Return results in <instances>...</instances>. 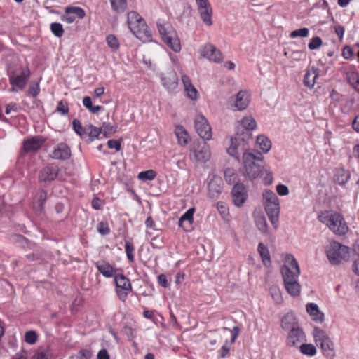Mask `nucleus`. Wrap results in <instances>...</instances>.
Segmentation results:
<instances>
[{
    "label": "nucleus",
    "instance_id": "52",
    "mask_svg": "<svg viewBox=\"0 0 359 359\" xmlns=\"http://www.w3.org/2000/svg\"><path fill=\"white\" fill-rule=\"evenodd\" d=\"M40 92L39 84L38 82H32L30 83L28 90V95L36 97Z\"/></svg>",
    "mask_w": 359,
    "mask_h": 359
},
{
    "label": "nucleus",
    "instance_id": "62",
    "mask_svg": "<svg viewBox=\"0 0 359 359\" xmlns=\"http://www.w3.org/2000/svg\"><path fill=\"white\" fill-rule=\"evenodd\" d=\"M92 207L95 210H101L103 206V201L98 197H94L92 200Z\"/></svg>",
    "mask_w": 359,
    "mask_h": 359
},
{
    "label": "nucleus",
    "instance_id": "59",
    "mask_svg": "<svg viewBox=\"0 0 359 359\" xmlns=\"http://www.w3.org/2000/svg\"><path fill=\"white\" fill-rule=\"evenodd\" d=\"M97 231L102 235H107L110 232L108 224L103 222H100V223H98Z\"/></svg>",
    "mask_w": 359,
    "mask_h": 359
},
{
    "label": "nucleus",
    "instance_id": "39",
    "mask_svg": "<svg viewBox=\"0 0 359 359\" xmlns=\"http://www.w3.org/2000/svg\"><path fill=\"white\" fill-rule=\"evenodd\" d=\"M175 134L180 144L184 146L188 143L189 135L182 126L176 128Z\"/></svg>",
    "mask_w": 359,
    "mask_h": 359
},
{
    "label": "nucleus",
    "instance_id": "56",
    "mask_svg": "<svg viewBox=\"0 0 359 359\" xmlns=\"http://www.w3.org/2000/svg\"><path fill=\"white\" fill-rule=\"evenodd\" d=\"M72 128L75 133L79 135H82L86 133V130L83 128L80 121L74 119L72 121Z\"/></svg>",
    "mask_w": 359,
    "mask_h": 359
},
{
    "label": "nucleus",
    "instance_id": "14",
    "mask_svg": "<svg viewBox=\"0 0 359 359\" xmlns=\"http://www.w3.org/2000/svg\"><path fill=\"white\" fill-rule=\"evenodd\" d=\"M200 17L203 22L210 26L212 24V9L208 0H196Z\"/></svg>",
    "mask_w": 359,
    "mask_h": 359
},
{
    "label": "nucleus",
    "instance_id": "61",
    "mask_svg": "<svg viewBox=\"0 0 359 359\" xmlns=\"http://www.w3.org/2000/svg\"><path fill=\"white\" fill-rule=\"evenodd\" d=\"M92 353L88 349H81L77 355L78 359H90Z\"/></svg>",
    "mask_w": 359,
    "mask_h": 359
},
{
    "label": "nucleus",
    "instance_id": "43",
    "mask_svg": "<svg viewBox=\"0 0 359 359\" xmlns=\"http://www.w3.org/2000/svg\"><path fill=\"white\" fill-rule=\"evenodd\" d=\"M102 133L106 137H110L116 132V126L111 125L109 123L103 122L100 127Z\"/></svg>",
    "mask_w": 359,
    "mask_h": 359
},
{
    "label": "nucleus",
    "instance_id": "38",
    "mask_svg": "<svg viewBox=\"0 0 359 359\" xmlns=\"http://www.w3.org/2000/svg\"><path fill=\"white\" fill-rule=\"evenodd\" d=\"M298 347L301 353L304 355L311 357L314 356L317 353L316 346L312 344H306L303 342Z\"/></svg>",
    "mask_w": 359,
    "mask_h": 359
},
{
    "label": "nucleus",
    "instance_id": "25",
    "mask_svg": "<svg viewBox=\"0 0 359 359\" xmlns=\"http://www.w3.org/2000/svg\"><path fill=\"white\" fill-rule=\"evenodd\" d=\"M193 154L195 160L199 162H206L210 158V151L205 142L199 146L197 149H194Z\"/></svg>",
    "mask_w": 359,
    "mask_h": 359
},
{
    "label": "nucleus",
    "instance_id": "49",
    "mask_svg": "<svg viewBox=\"0 0 359 359\" xmlns=\"http://www.w3.org/2000/svg\"><path fill=\"white\" fill-rule=\"evenodd\" d=\"M50 30L57 37H61L64 34L62 25L59 22H53L50 24Z\"/></svg>",
    "mask_w": 359,
    "mask_h": 359
},
{
    "label": "nucleus",
    "instance_id": "48",
    "mask_svg": "<svg viewBox=\"0 0 359 359\" xmlns=\"http://www.w3.org/2000/svg\"><path fill=\"white\" fill-rule=\"evenodd\" d=\"M309 30L306 27L295 29L290 34V36L292 39L297 37L305 38L309 36Z\"/></svg>",
    "mask_w": 359,
    "mask_h": 359
},
{
    "label": "nucleus",
    "instance_id": "23",
    "mask_svg": "<svg viewBox=\"0 0 359 359\" xmlns=\"http://www.w3.org/2000/svg\"><path fill=\"white\" fill-rule=\"evenodd\" d=\"M44 140L39 137H32L23 142V149L25 152L36 151L39 149L43 144Z\"/></svg>",
    "mask_w": 359,
    "mask_h": 359
},
{
    "label": "nucleus",
    "instance_id": "3",
    "mask_svg": "<svg viewBox=\"0 0 359 359\" xmlns=\"http://www.w3.org/2000/svg\"><path fill=\"white\" fill-rule=\"evenodd\" d=\"M263 160L262 154H255L252 152H245L243 155V175L252 180L259 177L263 167L259 163Z\"/></svg>",
    "mask_w": 359,
    "mask_h": 359
},
{
    "label": "nucleus",
    "instance_id": "18",
    "mask_svg": "<svg viewBox=\"0 0 359 359\" xmlns=\"http://www.w3.org/2000/svg\"><path fill=\"white\" fill-rule=\"evenodd\" d=\"M223 188L222 178L217 175H212L208 184V196L212 198H217Z\"/></svg>",
    "mask_w": 359,
    "mask_h": 359
},
{
    "label": "nucleus",
    "instance_id": "33",
    "mask_svg": "<svg viewBox=\"0 0 359 359\" xmlns=\"http://www.w3.org/2000/svg\"><path fill=\"white\" fill-rule=\"evenodd\" d=\"M257 251L262 258L263 264L266 267L269 266L271 264V261L270 252L267 246L264 245L262 243H259L257 247Z\"/></svg>",
    "mask_w": 359,
    "mask_h": 359
},
{
    "label": "nucleus",
    "instance_id": "9",
    "mask_svg": "<svg viewBox=\"0 0 359 359\" xmlns=\"http://www.w3.org/2000/svg\"><path fill=\"white\" fill-rule=\"evenodd\" d=\"M285 264L281 267V273L283 281L297 279L300 273V269L294 256L291 254L287 255Z\"/></svg>",
    "mask_w": 359,
    "mask_h": 359
},
{
    "label": "nucleus",
    "instance_id": "15",
    "mask_svg": "<svg viewBox=\"0 0 359 359\" xmlns=\"http://www.w3.org/2000/svg\"><path fill=\"white\" fill-rule=\"evenodd\" d=\"M58 172L59 168L56 164H49L40 171L39 180L45 184L50 183L57 178Z\"/></svg>",
    "mask_w": 359,
    "mask_h": 359
},
{
    "label": "nucleus",
    "instance_id": "47",
    "mask_svg": "<svg viewBox=\"0 0 359 359\" xmlns=\"http://www.w3.org/2000/svg\"><path fill=\"white\" fill-rule=\"evenodd\" d=\"M156 177V172L154 170L140 172L137 175V178L142 181L153 180Z\"/></svg>",
    "mask_w": 359,
    "mask_h": 359
},
{
    "label": "nucleus",
    "instance_id": "42",
    "mask_svg": "<svg viewBox=\"0 0 359 359\" xmlns=\"http://www.w3.org/2000/svg\"><path fill=\"white\" fill-rule=\"evenodd\" d=\"M224 177L229 184L236 183L237 175L233 168H228L225 169L224 171Z\"/></svg>",
    "mask_w": 359,
    "mask_h": 359
},
{
    "label": "nucleus",
    "instance_id": "12",
    "mask_svg": "<svg viewBox=\"0 0 359 359\" xmlns=\"http://www.w3.org/2000/svg\"><path fill=\"white\" fill-rule=\"evenodd\" d=\"M306 341V334L299 327H293L288 332L286 339V344L290 347H298L299 344Z\"/></svg>",
    "mask_w": 359,
    "mask_h": 359
},
{
    "label": "nucleus",
    "instance_id": "40",
    "mask_svg": "<svg viewBox=\"0 0 359 359\" xmlns=\"http://www.w3.org/2000/svg\"><path fill=\"white\" fill-rule=\"evenodd\" d=\"M255 223L259 231L262 233H267L268 225L264 215H259L255 217Z\"/></svg>",
    "mask_w": 359,
    "mask_h": 359
},
{
    "label": "nucleus",
    "instance_id": "54",
    "mask_svg": "<svg viewBox=\"0 0 359 359\" xmlns=\"http://www.w3.org/2000/svg\"><path fill=\"white\" fill-rule=\"evenodd\" d=\"M89 131L88 132L89 137H90V141H93L95 138H97L100 133H102V130L100 128H97L93 125H90L88 128Z\"/></svg>",
    "mask_w": 359,
    "mask_h": 359
},
{
    "label": "nucleus",
    "instance_id": "5",
    "mask_svg": "<svg viewBox=\"0 0 359 359\" xmlns=\"http://www.w3.org/2000/svg\"><path fill=\"white\" fill-rule=\"evenodd\" d=\"M157 28L164 43L175 53H179L181 49V43L176 31L168 23L157 22Z\"/></svg>",
    "mask_w": 359,
    "mask_h": 359
},
{
    "label": "nucleus",
    "instance_id": "29",
    "mask_svg": "<svg viewBox=\"0 0 359 359\" xmlns=\"http://www.w3.org/2000/svg\"><path fill=\"white\" fill-rule=\"evenodd\" d=\"M256 127L257 123L255 120L251 116H246L241 119L240 126L237 127L236 130L239 129V133L243 131L251 133V131L255 129Z\"/></svg>",
    "mask_w": 359,
    "mask_h": 359
},
{
    "label": "nucleus",
    "instance_id": "32",
    "mask_svg": "<svg viewBox=\"0 0 359 359\" xmlns=\"http://www.w3.org/2000/svg\"><path fill=\"white\" fill-rule=\"evenodd\" d=\"M299 324L292 313H287L281 320V327L285 330H290L293 327H298Z\"/></svg>",
    "mask_w": 359,
    "mask_h": 359
},
{
    "label": "nucleus",
    "instance_id": "19",
    "mask_svg": "<svg viewBox=\"0 0 359 359\" xmlns=\"http://www.w3.org/2000/svg\"><path fill=\"white\" fill-rule=\"evenodd\" d=\"M65 13L67 15H64L62 19L69 24L74 22L76 18L83 19L86 15L84 10L77 6L67 7Z\"/></svg>",
    "mask_w": 359,
    "mask_h": 359
},
{
    "label": "nucleus",
    "instance_id": "36",
    "mask_svg": "<svg viewBox=\"0 0 359 359\" xmlns=\"http://www.w3.org/2000/svg\"><path fill=\"white\" fill-rule=\"evenodd\" d=\"M13 241L20 248L24 249H34L35 243H32L22 235L16 234L13 237Z\"/></svg>",
    "mask_w": 359,
    "mask_h": 359
},
{
    "label": "nucleus",
    "instance_id": "11",
    "mask_svg": "<svg viewBox=\"0 0 359 359\" xmlns=\"http://www.w3.org/2000/svg\"><path fill=\"white\" fill-rule=\"evenodd\" d=\"M195 128L198 135L204 140H210L212 137L211 128L207 119L203 115L196 116L194 121Z\"/></svg>",
    "mask_w": 359,
    "mask_h": 359
},
{
    "label": "nucleus",
    "instance_id": "57",
    "mask_svg": "<svg viewBox=\"0 0 359 359\" xmlns=\"http://www.w3.org/2000/svg\"><path fill=\"white\" fill-rule=\"evenodd\" d=\"M270 294L276 303H280L282 301L280 292L278 287H271L270 288Z\"/></svg>",
    "mask_w": 359,
    "mask_h": 359
},
{
    "label": "nucleus",
    "instance_id": "53",
    "mask_svg": "<svg viewBox=\"0 0 359 359\" xmlns=\"http://www.w3.org/2000/svg\"><path fill=\"white\" fill-rule=\"evenodd\" d=\"M322 39L319 36H314L311 39L310 43L308 45V47L310 50H316L319 48L322 45Z\"/></svg>",
    "mask_w": 359,
    "mask_h": 359
},
{
    "label": "nucleus",
    "instance_id": "64",
    "mask_svg": "<svg viewBox=\"0 0 359 359\" xmlns=\"http://www.w3.org/2000/svg\"><path fill=\"white\" fill-rule=\"evenodd\" d=\"M276 191L280 196H286L289 194V189L284 184H278L276 187Z\"/></svg>",
    "mask_w": 359,
    "mask_h": 359
},
{
    "label": "nucleus",
    "instance_id": "7",
    "mask_svg": "<svg viewBox=\"0 0 359 359\" xmlns=\"http://www.w3.org/2000/svg\"><path fill=\"white\" fill-rule=\"evenodd\" d=\"M8 75L9 83L11 86L9 90L11 92H18V90H22L25 88L30 77L31 72L27 67H21L19 74H16L14 71H8Z\"/></svg>",
    "mask_w": 359,
    "mask_h": 359
},
{
    "label": "nucleus",
    "instance_id": "21",
    "mask_svg": "<svg viewBox=\"0 0 359 359\" xmlns=\"http://www.w3.org/2000/svg\"><path fill=\"white\" fill-rule=\"evenodd\" d=\"M71 156L69 147L65 143L58 144L53 149L51 157L57 160H67Z\"/></svg>",
    "mask_w": 359,
    "mask_h": 359
},
{
    "label": "nucleus",
    "instance_id": "28",
    "mask_svg": "<svg viewBox=\"0 0 359 359\" xmlns=\"http://www.w3.org/2000/svg\"><path fill=\"white\" fill-rule=\"evenodd\" d=\"M306 311L312 316L313 320L318 323H323L324 320V313L319 310L318 306L315 303H308L306 304Z\"/></svg>",
    "mask_w": 359,
    "mask_h": 359
},
{
    "label": "nucleus",
    "instance_id": "16",
    "mask_svg": "<svg viewBox=\"0 0 359 359\" xmlns=\"http://www.w3.org/2000/svg\"><path fill=\"white\" fill-rule=\"evenodd\" d=\"M232 200L235 205L241 206L247 199V190L243 184L236 182L231 190Z\"/></svg>",
    "mask_w": 359,
    "mask_h": 359
},
{
    "label": "nucleus",
    "instance_id": "26",
    "mask_svg": "<svg viewBox=\"0 0 359 359\" xmlns=\"http://www.w3.org/2000/svg\"><path fill=\"white\" fill-rule=\"evenodd\" d=\"M95 266L98 271L106 278H114L115 276L117 275L116 274V269L109 263L105 261L96 262Z\"/></svg>",
    "mask_w": 359,
    "mask_h": 359
},
{
    "label": "nucleus",
    "instance_id": "31",
    "mask_svg": "<svg viewBox=\"0 0 359 359\" xmlns=\"http://www.w3.org/2000/svg\"><path fill=\"white\" fill-rule=\"evenodd\" d=\"M182 81L184 84L185 90L187 93V96L191 100H196L197 98L198 92L192 85L189 77L185 74L182 75Z\"/></svg>",
    "mask_w": 359,
    "mask_h": 359
},
{
    "label": "nucleus",
    "instance_id": "22",
    "mask_svg": "<svg viewBox=\"0 0 359 359\" xmlns=\"http://www.w3.org/2000/svg\"><path fill=\"white\" fill-rule=\"evenodd\" d=\"M195 209L194 208L186 211L180 218L178 225L185 231H189L191 229V225L194 222V213Z\"/></svg>",
    "mask_w": 359,
    "mask_h": 359
},
{
    "label": "nucleus",
    "instance_id": "20",
    "mask_svg": "<svg viewBox=\"0 0 359 359\" xmlns=\"http://www.w3.org/2000/svg\"><path fill=\"white\" fill-rule=\"evenodd\" d=\"M265 211L275 229L278 228L280 214V203L265 204Z\"/></svg>",
    "mask_w": 359,
    "mask_h": 359
},
{
    "label": "nucleus",
    "instance_id": "37",
    "mask_svg": "<svg viewBox=\"0 0 359 359\" xmlns=\"http://www.w3.org/2000/svg\"><path fill=\"white\" fill-rule=\"evenodd\" d=\"M257 144L264 153H267L271 148V142L267 137L263 135L257 136Z\"/></svg>",
    "mask_w": 359,
    "mask_h": 359
},
{
    "label": "nucleus",
    "instance_id": "1",
    "mask_svg": "<svg viewBox=\"0 0 359 359\" xmlns=\"http://www.w3.org/2000/svg\"><path fill=\"white\" fill-rule=\"evenodd\" d=\"M128 25L133 34L143 42L152 41V34L144 20L137 12L128 13Z\"/></svg>",
    "mask_w": 359,
    "mask_h": 359
},
{
    "label": "nucleus",
    "instance_id": "4",
    "mask_svg": "<svg viewBox=\"0 0 359 359\" xmlns=\"http://www.w3.org/2000/svg\"><path fill=\"white\" fill-rule=\"evenodd\" d=\"M314 341L317 346L321 349L323 355L330 359L335 357L334 344L328 334L319 327H314L313 330Z\"/></svg>",
    "mask_w": 359,
    "mask_h": 359
},
{
    "label": "nucleus",
    "instance_id": "30",
    "mask_svg": "<svg viewBox=\"0 0 359 359\" xmlns=\"http://www.w3.org/2000/svg\"><path fill=\"white\" fill-rule=\"evenodd\" d=\"M319 74V69L317 68L312 67L309 69L304 76V85L309 88H313L316 83V79Z\"/></svg>",
    "mask_w": 359,
    "mask_h": 359
},
{
    "label": "nucleus",
    "instance_id": "44",
    "mask_svg": "<svg viewBox=\"0 0 359 359\" xmlns=\"http://www.w3.org/2000/svg\"><path fill=\"white\" fill-rule=\"evenodd\" d=\"M112 8L117 13H123L127 7L126 0H110Z\"/></svg>",
    "mask_w": 359,
    "mask_h": 359
},
{
    "label": "nucleus",
    "instance_id": "17",
    "mask_svg": "<svg viewBox=\"0 0 359 359\" xmlns=\"http://www.w3.org/2000/svg\"><path fill=\"white\" fill-rule=\"evenodd\" d=\"M161 83L168 92H174L178 86V77L176 72L170 70L161 75Z\"/></svg>",
    "mask_w": 359,
    "mask_h": 359
},
{
    "label": "nucleus",
    "instance_id": "24",
    "mask_svg": "<svg viewBox=\"0 0 359 359\" xmlns=\"http://www.w3.org/2000/svg\"><path fill=\"white\" fill-rule=\"evenodd\" d=\"M47 198V193L42 189L37 192L33 202V209L36 214L41 215L44 208V203Z\"/></svg>",
    "mask_w": 359,
    "mask_h": 359
},
{
    "label": "nucleus",
    "instance_id": "45",
    "mask_svg": "<svg viewBox=\"0 0 359 359\" xmlns=\"http://www.w3.org/2000/svg\"><path fill=\"white\" fill-rule=\"evenodd\" d=\"M125 251H126V254L128 261L130 262L133 263L135 260V257H134L135 248H134L133 243H131L129 241H125Z\"/></svg>",
    "mask_w": 359,
    "mask_h": 359
},
{
    "label": "nucleus",
    "instance_id": "34",
    "mask_svg": "<svg viewBox=\"0 0 359 359\" xmlns=\"http://www.w3.org/2000/svg\"><path fill=\"white\" fill-rule=\"evenodd\" d=\"M334 177L335 182L343 186L349 180L351 174L344 168H339L335 170Z\"/></svg>",
    "mask_w": 359,
    "mask_h": 359
},
{
    "label": "nucleus",
    "instance_id": "50",
    "mask_svg": "<svg viewBox=\"0 0 359 359\" xmlns=\"http://www.w3.org/2000/svg\"><path fill=\"white\" fill-rule=\"evenodd\" d=\"M37 334L34 330L27 331L25 335V340L29 344H34L37 341Z\"/></svg>",
    "mask_w": 359,
    "mask_h": 359
},
{
    "label": "nucleus",
    "instance_id": "55",
    "mask_svg": "<svg viewBox=\"0 0 359 359\" xmlns=\"http://www.w3.org/2000/svg\"><path fill=\"white\" fill-rule=\"evenodd\" d=\"M56 110L62 115H67L69 112L67 102L65 100H60L57 104Z\"/></svg>",
    "mask_w": 359,
    "mask_h": 359
},
{
    "label": "nucleus",
    "instance_id": "6",
    "mask_svg": "<svg viewBox=\"0 0 359 359\" xmlns=\"http://www.w3.org/2000/svg\"><path fill=\"white\" fill-rule=\"evenodd\" d=\"M326 255L330 264L337 265L342 261L349 259V248L338 242H334L327 248Z\"/></svg>",
    "mask_w": 359,
    "mask_h": 359
},
{
    "label": "nucleus",
    "instance_id": "13",
    "mask_svg": "<svg viewBox=\"0 0 359 359\" xmlns=\"http://www.w3.org/2000/svg\"><path fill=\"white\" fill-rule=\"evenodd\" d=\"M200 53L203 57L216 63H219L223 60L220 50L211 43L205 44Z\"/></svg>",
    "mask_w": 359,
    "mask_h": 359
},
{
    "label": "nucleus",
    "instance_id": "60",
    "mask_svg": "<svg viewBox=\"0 0 359 359\" xmlns=\"http://www.w3.org/2000/svg\"><path fill=\"white\" fill-rule=\"evenodd\" d=\"M228 341H226L225 344L222 346L220 350L219 351V357L221 358H226L230 351V346L227 344Z\"/></svg>",
    "mask_w": 359,
    "mask_h": 359
},
{
    "label": "nucleus",
    "instance_id": "8",
    "mask_svg": "<svg viewBox=\"0 0 359 359\" xmlns=\"http://www.w3.org/2000/svg\"><path fill=\"white\" fill-rule=\"evenodd\" d=\"M318 218L320 222L325 223L336 234L344 235L347 231L348 227L344 218L339 214H327L323 216L320 215Z\"/></svg>",
    "mask_w": 359,
    "mask_h": 359
},
{
    "label": "nucleus",
    "instance_id": "27",
    "mask_svg": "<svg viewBox=\"0 0 359 359\" xmlns=\"http://www.w3.org/2000/svg\"><path fill=\"white\" fill-rule=\"evenodd\" d=\"M250 94L246 90H240L236 97L235 107L238 110L245 109L250 103Z\"/></svg>",
    "mask_w": 359,
    "mask_h": 359
},
{
    "label": "nucleus",
    "instance_id": "10",
    "mask_svg": "<svg viewBox=\"0 0 359 359\" xmlns=\"http://www.w3.org/2000/svg\"><path fill=\"white\" fill-rule=\"evenodd\" d=\"M116 292L121 302H125L128 294L132 291V285L130 280L123 274H117L114 277Z\"/></svg>",
    "mask_w": 359,
    "mask_h": 359
},
{
    "label": "nucleus",
    "instance_id": "51",
    "mask_svg": "<svg viewBox=\"0 0 359 359\" xmlns=\"http://www.w3.org/2000/svg\"><path fill=\"white\" fill-rule=\"evenodd\" d=\"M106 41H107V43L108 44V46L113 50H116L118 49L119 48V42L118 41V39H116V37L113 35V34H110L109 36H107V39H106Z\"/></svg>",
    "mask_w": 359,
    "mask_h": 359
},
{
    "label": "nucleus",
    "instance_id": "2",
    "mask_svg": "<svg viewBox=\"0 0 359 359\" xmlns=\"http://www.w3.org/2000/svg\"><path fill=\"white\" fill-rule=\"evenodd\" d=\"M251 141H252V133L243 131L239 133L238 129L235 136L231 138L230 146L226 149V151L239 162L241 154L248 152L249 144Z\"/></svg>",
    "mask_w": 359,
    "mask_h": 359
},
{
    "label": "nucleus",
    "instance_id": "58",
    "mask_svg": "<svg viewBox=\"0 0 359 359\" xmlns=\"http://www.w3.org/2000/svg\"><path fill=\"white\" fill-rule=\"evenodd\" d=\"M107 146L109 149H114L118 151L121 149V141L118 140H109L107 142Z\"/></svg>",
    "mask_w": 359,
    "mask_h": 359
},
{
    "label": "nucleus",
    "instance_id": "46",
    "mask_svg": "<svg viewBox=\"0 0 359 359\" xmlns=\"http://www.w3.org/2000/svg\"><path fill=\"white\" fill-rule=\"evenodd\" d=\"M347 79L350 84L359 92V74L358 72H351L347 74Z\"/></svg>",
    "mask_w": 359,
    "mask_h": 359
},
{
    "label": "nucleus",
    "instance_id": "35",
    "mask_svg": "<svg viewBox=\"0 0 359 359\" xmlns=\"http://www.w3.org/2000/svg\"><path fill=\"white\" fill-rule=\"evenodd\" d=\"M285 287L287 292L292 296H298L300 293L301 287L297 279L284 281Z\"/></svg>",
    "mask_w": 359,
    "mask_h": 359
},
{
    "label": "nucleus",
    "instance_id": "63",
    "mask_svg": "<svg viewBox=\"0 0 359 359\" xmlns=\"http://www.w3.org/2000/svg\"><path fill=\"white\" fill-rule=\"evenodd\" d=\"M353 52L349 46H346L342 50V56L345 59H351L353 57Z\"/></svg>",
    "mask_w": 359,
    "mask_h": 359
},
{
    "label": "nucleus",
    "instance_id": "41",
    "mask_svg": "<svg viewBox=\"0 0 359 359\" xmlns=\"http://www.w3.org/2000/svg\"><path fill=\"white\" fill-rule=\"evenodd\" d=\"M263 198L265 204L279 203V200L276 194L271 190H266L263 193Z\"/></svg>",
    "mask_w": 359,
    "mask_h": 359
}]
</instances>
